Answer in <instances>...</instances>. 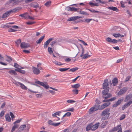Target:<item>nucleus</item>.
<instances>
[{
    "mask_svg": "<svg viewBox=\"0 0 132 132\" xmlns=\"http://www.w3.org/2000/svg\"><path fill=\"white\" fill-rule=\"evenodd\" d=\"M110 109L108 108L104 110L102 112L101 115L103 117L101 118V120H103L108 119L109 117L110 113Z\"/></svg>",
    "mask_w": 132,
    "mask_h": 132,
    "instance_id": "obj_1",
    "label": "nucleus"
},
{
    "mask_svg": "<svg viewBox=\"0 0 132 132\" xmlns=\"http://www.w3.org/2000/svg\"><path fill=\"white\" fill-rule=\"evenodd\" d=\"M35 83L42 86L46 89H48L49 87V86L45 82L44 83L39 81H37L35 82Z\"/></svg>",
    "mask_w": 132,
    "mask_h": 132,
    "instance_id": "obj_2",
    "label": "nucleus"
},
{
    "mask_svg": "<svg viewBox=\"0 0 132 132\" xmlns=\"http://www.w3.org/2000/svg\"><path fill=\"white\" fill-rule=\"evenodd\" d=\"M109 84L108 79H106L104 80V82L103 84V89H107L108 86Z\"/></svg>",
    "mask_w": 132,
    "mask_h": 132,
    "instance_id": "obj_3",
    "label": "nucleus"
},
{
    "mask_svg": "<svg viewBox=\"0 0 132 132\" xmlns=\"http://www.w3.org/2000/svg\"><path fill=\"white\" fill-rule=\"evenodd\" d=\"M12 13L11 10H9L6 11L3 15L2 18H5L7 17L8 16Z\"/></svg>",
    "mask_w": 132,
    "mask_h": 132,
    "instance_id": "obj_4",
    "label": "nucleus"
},
{
    "mask_svg": "<svg viewBox=\"0 0 132 132\" xmlns=\"http://www.w3.org/2000/svg\"><path fill=\"white\" fill-rule=\"evenodd\" d=\"M30 46L29 45L25 42H22L20 45V47L22 48H26Z\"/></svg>",
    "mask_w": 132,
    "mask_h": 132,
    "instance_id": "obj_5",
    "label": "nucleus"
},
{
    "mask_svg": "<svg viewBox=\"0 0 132 132\" xmlns=\"http://www.w3.org/2000/svg\"><path fill=\"white\" fill-rule=\"evenodd\" d=\"M53 39L52 38H50L45 43L44 45V47L45 48H46L47 47L49 43Z\"/></svg>",
    "mask_w": 132,
    "mask_h": 132,
    "instance_id": "obj_6",
    "label": "nucleus"
},
{
    "mask_svg": "<svg viewBox=\"0 0 132 132\" xmlns=\"http://www.w3.org/2000/svg\"><path fill=\"white\" fill-rule=\"evenodd\" d=\"M127 90V88L126 87H124L121 89L118 94V95H121L125 93Z\"/></svg>",
    "mask_w": 132,
    "mask_h": 132,
    "instance_id": "obj_7",
    "label": "nucleus"
},
{
    "mask_svg": "<svg viewBox=\"0 0 132 132\" xmlns=\"http://www.w3.org/2000/svg\"><path fill=\"white\" fill-rule=\"evenodd\" d=\"M132 103V100L126 103H125L122 107V109L124 110L125 108H127Z\"/></svg>",
    "mask_w": 132,
    "mask_h": 132,
    "instance_id": "obj_8",
    "label": "nucleus"
},
{
    "mask_svg": "<svg viewBox=\"0 0 132 132\" xmlns=\"http://www.w3.org/2000/svg\"><path fill=\"white\" fill-rule=\"evenodd\" d=\"M80 18L79 16H73L69 18L68 20L67 21H76L77 19Z\"/></svg>",
    "mask_w": 132,
    "mask_h": 132,
    "instance_id": "obj_9",
    "label": "nucleus"
},
{
    "mask_svg": "<svg viewBox=\"0 0 132 132\" xmlns=\"http://www.w3.org/2000/svg\"><path fill=\"white\" fill-rule=\"evenodd\" d=\"M99 125L100 123L99 122H98L92 126V130L93 131H94L98 128Z\"/></svg>",
    "mask_w": 132,
    "mask_h": 132,
    "instance_id": "obj_10",
    "label": "nucleus"
},
{
    "mask_svg": "<svg viewBox=\"0 0 132 132\" xmlns=\"http://www.w3.org/2000/svg\"><path fill=\"white\" fill-rule=\"evenodd\" d=\"M123 99H119L113 105V107H116L118 105H119L121 103V102L123 101Z\"/></svg>",
    "mask_w": 132,
    "mask_h": 132,
    "instance_id": "obj_11",
    "label": "nucleus"
},
{
    "mask_svg": "<svg viewBox=\"0 0 132 132\" xmlns=\"http://www.w3.org/2000/svg\"><path fill=\"white\" fill-rule=\"evenodd\" d=\"M33 72L34 74L38 75L40 73V71L38 68L33 67Z\"/></svg>",
    "mask_w": 132,
    "mask_h": 132,
    "instance_id": "obj_12",
    "label": "nucleus"
},
{
    "mask_svg": "<svg viewBox=\"0 0 132 132\" xmlns=\"http://www.w3.org/2000/svg\"><path fill=\"white\" fill-rule=\"evenodd\" d=\"M108 8L110 10H111L114 11H115L117 12H118L119 11V10L116 7L110 6L108 7Z\"/></svg>",
    "mask_w": 132,
    "mask_h": 132,
    "instance_id": "obj_13",
    "label": "nucleus"
},
{
    "mask_svg": "<svg viewBox=\"0 0 132 132\" xmlns=\"http://www.w3.org/2000/svg\"><path fill=\"white\" fill-rule=\"evenodd\" d=\"M30 5L31 7L37 8L39 7V5L36 2L32 3Z\"/></svg>",
    "mask_w": 132,
    "mask_h": 132,
    "instance_id": "obj_14",
    "label": "nucleus"
},
{
    "mask_svg": "<svg viewBox=\"0 0 132 132\" xmlns=\"http://www.w3.org/2000/svg\"><path fill=\"white\" fill-rule=\"evenodd\" d=\"M102 91V94L103 95H106L109 94L108 92H109V87H108L107 89H104Z\"/></svg>",
    "mask_w": 132,
    "mask_h": 132,
    "instance_id": "obj_15",
    "label": "nucleus"
},
{
    "mask_svg": "<svg viewBox=\"0 0 132 132\" xmlns=\"http://www.w3.org/2000/svg\"><path fill=\"white\" fill-rule=\"evenodd\" d=\"M112 83L113 86H116L118 83L117 79L116 78H114L112 80Z\"/></svg>",
    "mask_w": 132,
    "mask_h": 132,
    "instance_id": "obj_16",
    "label": "nucleus"
},
{
    "mask_svg": "<svg viewBox=\"0 0 132 132\" xmlns=\"http://www.w3.org/2000/svg\"><path fill=\"white\" fill-rule=\"evenodd\" d=\"M90 55H89L88 52H87L86 53L84 54L82 57L83 59H85L90 57Z\"/></svg>",
    "mask_w": 132,
    "mask_h": 132,
    "instance_id": "obj_17",
    "label": "nucleus"
},
{
    "mask_svg": "<svg viewBox=\"0 0 132 132\" xmlns=\"http://www.w3.org/2000/svg\"><path fill=\"white\" fill-rule=\"evenodd\" d=\"M120 128H121V125H119L116 127H114L113 128L112 130V131H117L118 130H120Z\"/></svg>",
    "mask_w": 132,
    "mask_h": 132,
    "instance_id": "obj_18",
    "label": "nucleus"
},
{
    "mask_svg": "<svg viewBox=\"0 0 132 132\" xmlns=\"http://www.w3.org/2000/svg\"><path fill=\"white\" fill-rule=\"evenodd\" d=\"M44 36H42L39 38V39L38 40L36 41V43L37 44L40 43L42 42V41L43 40L44 38Z\"/></svg>",
    "mask_w": 132,
    "mask_h": 132,
    "instance_id": "obj_19",
    "label": "nucleus"
},
{
    "mask_svg": "<svg viewBox=\"0 0 132 132\" xmlns=\"http://www.w3.org/2000/svg\"><path fill=\"white\" fill-rule=\"evenodd\" d=\"M116 99V97H114L112 98H111L107 99V100H104L103 101V102H107L112 101Z\"/></svg>",
    "mask_w": 132,
    "mask_h": 132,
    "instance_id": "obj_20",
    "label": "nucleus"
},
{
    "mask_svg": "<svg viewBox=\"0 0 132 132\" xmlns=\"http://www.w3.org/2000/svg\"><path fill=\"white\" fill-rule=\"evenodd\" d=\"M8 73L11 75H17V73L14 70H9Z\"/></svg>",
    "mask_w": 132,
    "mask_h": 132,
    "instance_id": "obj_21",
    "label": "nucleus"
},
{
    "mask_svg": "<svg viewBox=\"0 0 132 132\" xmlns=\"http://www.w3.org/2000/svg\"><path fill=\"white\" fill-rule=\"evenodd\" d=\"M5 117L6 121L8 122H10L11 121V119L9 114H6Z\"/></svg>",
    "mask_w": 132,
    "mask_h": 132,
    "instance_id": "obj_22",
    "label": "nucleus"
},
{
    "mask_svg": "<svg viewBox=\"0 0 132 132\" xmlns=\"http://www.w3.org/2000/svg\"><path fill=\"white\" fill-rule=\"evenodd\" d=\"M112 96V95L110 94H108L105 95H103L102 96V97L103 98H105V100L106 99Z\"/></svg>",
    "mask_w": 132,
    "mask_h": 132,
    "instance_id": "obj_23",
    "label": "nucleus"
},
{
    "mask_svg": "<svg viewBox=\"0 0 132 132\" xmlns=\"http://www.w3.org/2000/svg\"><path fill=\"white\" fill-rule=\"evenodd\" d=\"M71 86L72 88L77 89L79 87L80 85L79 84H76L72 85Z\"/></svg>",
    "mask_w": 132,
    "mask_h": 132,
    "instance_id": "obj_24",
    "label": "nucleus"
},
{
    "mask_svg": "<svg viewBox=\"0 0 132 132\" xmlns=\"http://www.w3.org/2000/svg\"><path fill=\"white\" fill-rule=\"evenodd\" d=\"M19 127V125L18 124L14 125L13 127L11 130L12 132H13L15 130L16 128H18Z\"/></svg>",
    "mask_w": 132,
    "mask_h": 132,
    "instance_id": "obj_25",
    "label": "nucleus"
},
{
    "mask_svg": "<svg viewBox=\"0 0 132 132\" xmlns=\"http://www.w3.org/2000/svg\"><path fill=\"white\" fill-rule=\"evenodd\" d=\"M15 71L18 72L22 74H24L25 73V71L24 70L20 69V68H18V69H15Z\"/></svg>",
    "mask_w": 132,
    "mask_h": 132,
    "instance_id": "obj_26",
    "label": "nucleus"
},
{
    "mask_svg": "<svg viewBox=\"0 0 132 132\" xmlns=\"http://www.w3.org/2000/svg\"><path fill=\"white\" fill-rule=\"evenodd\" d=\"M132 97V96L131 95L129 94L128 95L126 96L125 99V102H126L128 100H129Z\"/></svg>",
    "mask_w": 132,
    "mask_h": 132,
    "instance_id": "obj_27",
    "label": "nucleus"
},
{
    "mask_svg": "<svg viewBox=\"0 0 132 132\" xmlns=\"http://www.w3.org/2000/svg\"><path fill=\"white\" fill-rule=\"evenodd\" d=\"M92 124H90L88 125L86 127V130L87 131H88L91 129H92Z\"/></svg>",
    "mask_w": 132,
    "mask_h": 132,
    "instance_id": "obj_28",
    "label": "nucleus"
},
{
    "mask_svg": "<svg viewBox=\"0 0 132 132\" xmlns=\"http://www.w3.org/2000/svg\"><path fill=\"white\" fill-rule=\"evenodd\" d=\"M96 111L94 109L93 107H92L89 109L88 112L90 114H91L93 113L94 111Z\"/></svg>",
    "mask_w": 132,
    "mask_h": 132,
    "instance_id": "obj_29",
    "label": "nucleus"
},
{
    "mask_svg": "<svg viewBox=\"0 0 132 132\" xmlns=\"http://www.w3.org/2000/svg\"><path fill=\"white\" fill-rule=\"evenodd\" d=\"M93 107L96 111L100 110V105H95L93 106Z\"/></svg>",
    "mask_w": 132,
    "mask_h": 132,
    "instance_id": "obj_30",
    "label": "nucleus"
},
{
    "mask_svg": "<svg viewBox=\"0 0 132 132\" xmlns=\"http://www.w3.org/2000/svg\"><path fill=\"white\" fill-rule=\"evenodd\" d=\"M20 86L22 89H23L26 90L27 89V87H26L23 84L21 83L20 85Z\"/></svg>",
    "mask_w": 132,
    "mask_h": 132,
    "instance_id": "obj_31",
    "label": "nucleus"
},
{
    "mask_svg": "<svg viewBox=\"0 0 132 132\" xmlns=\"http://www.w3.org/2000/svg\"><path fill=\"white\" fill-rule=\"evenodd\" d=\"M74 111V109L73 108H69L67 109L65 111V112L70 111L73 112Z\"/></svg>",
    "mask_w": 132,
    "mask_h": 132,
    "instance_id": "obj_32",
    "label": "nucleus"
},
{
    "mask_svg": "<svg viewBox=\"0 0 132 132\" xmlns=\"http://www.w3.org/2000/svg\"><path fill=\"white\" fill-rule=\"evenodd\" d=\"M6 56L7 58L6 59V60L9 62H11L12 61L11 58L10 57L7 56Z\"/></svg>",
    "mask_w": 132,
    "mask_h": 132,
    "instance_id": "obj_33",
    "label": "nucleus"
},
{
    "mask_svg": "<svg viewBox=\"0 0 132 132\" xmlns=\"http://www.w3.org/2000/svg\"><path fill=\"white\" fill-rule=\"evenodd\" d=\"M86 10H89L90 12H91L92 13H98L99 12V11H96L95 10H94L93 9H92V10L90 9H86Z\"/></svg>",
    "mask_w": 132,
    "mask_h": 132,
    "instance_id": "obj_34",
    "label": "nucleus"
},
{
    "mask_svg": "<svg viewBox=\"0 0 132 132\" xmlns=\"http://www.w3.org/2000/svg\"><path fill=\"white\" fill-rule=\"evenodd\" d=\"M79 9L78 8H75L73 7H71V11H77L78 12V10Z\"/></svg>",
    "mask_w": 132,
    "mask_h": 132,
    "instance_id": "obj_35",
    "label": "nucleus"
},
{
    "mask_svg": "<svg viewBox=\"0 0 132 132\" xmlns=\"http://www.w3.org/2000/svg\"><path fill=\"white\" fill-rule=\"evenodd\" d=\"M51 3V1H50L47 2L44 4V5L47 7H49L50 6Z\"/></svg>",
    "mask_w": 132,
    "mask_h": 132,
    "instance_id": "obj_36",
    "label": "nucleus"
},
{
    "mask_svg": "<svg viewBox=\"0 0 132 132\" xmlns=\"http://www.w3.org/2000/svg\"><path fill=\"white\" fill-rule=\"evenodd\" d=\"M69 69V68H61L59 69V70L61 72H63L67 71Z\"/></svg>",
    "mask_w": 132,
    "mask_h": 132,
    "instance_id": "obj_37",
    "label": "nucleus"
},
{
    "mask_svg": "<svg viewBox=\"0 0 132 132\" xmlns=\"http://www.w3.org/2000/svg\"><path fill=\"white\" fill-rule=\"evenodd\" d=\"M26 125H21L19 128L21 130H23L26 128Z\"/></svg>",
    "mask_w": 132,
    "mask_h": 132,
    "instance_id": "obj_38",
    "label": "nucleus"
},
{
    "mask_svg": "<svg viewBox=\"0 0 132 132\" xmlns=\"http://www.w3.org/2000/svg\"><path fill=\"white\" fill-rule=\"evenodd\" d=\"M6 27H7L8 28H9V27H11L14 28L16 29H18L19 28V27L18 26H15V25L11 26H9V25H6Z\"/></svg>",
    "mask_w": 132,
    "mask_h": 132,
    "instance_id": "obj_39",
    "label": "nucleus"
},
{
    "mask_svg": "<svg viewBox=\"0 0 132 132\" xmlns=\"http://www.w3.org/2000/svg\"><path fill=\"white\" fill-rule=\"evenodd\" d=\"M110 102H107L104 103L103 104V105L104 106V108H105L106 107L108 106L110 104Z\"/></svg>",
    "mask_w": 132,
    "mask_h": 132,
    "instance_id": "obj_40",
    "label": "nucleus"
},
{
    "mask_svg": "<svg viewBox=\"0 0 132 132\" xmlns=\"http://www.w3.org/2000/svg\"><path fill=\"white\" fill-rule=\"evenodd\" d=\"M78 69V68L77 67L74 68L70 69L69 70V71L74 72L77 70Z\"/></svg>",
    "mask_w": 132,
    "mask_h": 132,
    "instance_id": "obj_41",
    "label": "nucleus"
},
{
    "mask_svg": "<svg viewBox=\"0 0 132 132\" xmlns=\"http://www.w3.org/2000/svg\"><path fill=\"white\" fill-rule=\"evenodd\" d=\"M79 13L82 14L83 15H88L89 14L88 13H87L86 12L82 11H80Z\"/></svg>",
    "mask_w": 132,
    "mask_h": 132,
    "instance_id": "obj_42",
    "label": "nucleus"
},
{
    "mask_svg": "<svg viewBox=\"0 0 132 132\" xmlns=\"http://www.w3.org/2000/svg\"><path fill=\"white\" fill-rule=\"evenodd\" d=\"M81 53L80 55V56L81 57L83 56V55L84 54V50L83 48L82 47H81Z\"/></svg>",
    "mask_w": 132,
    "mask_h": 132,
    "instance_id": "obj_43",
    "label": "nucleus"
},
{
    "mask_svg": "<svg viewBox=\"0 0 132 132\" xmlns=\"http://www.w3.org/2000/svg\"><path fill=\"white\" fill-rule=\"evenodd\" d=\"M72 91L75 94H77L78 93V90L77 89H73L72 90Z\"/></svg>",
    "mask_w": 132,
    "mask_h": 132,
    "instance_id": "obj_44",
    "label": "nucleus"
},
{
    "mask_svg": "<svg viewBox=\"0 0 132 132\" xmlns=\"http://www.w3.org/2000/svg\"><path fill=\"white\" fill-rule=\"evenodd\" d=\"M21 40L20 39H19L17 40L16 42H15V43L16 44V45L17 46H18L19 44L21 42Z\"/></svg>",
    "mask_w": 132,
    "mask_h": 132,
    "instance_id": "obj_45",
    "label": "nucleus"
},
{
    "mask_svg": "<svg viewBox=\"0 0 132 132\" xmlns=\"http://www.w3.org/2000/svg\"><path fill=\"white\" fill-rule=\"evenodd\" d=\"M52 50V48L48 47V51L49 53L50 54H51L53 53V51Z\"/></svg>",
    "mask_w": 132,
    "mask_h": 132,
    "instance_id": "obj_46",
    "label": "nucleus"
},
{
    "mask_svg": "<svg viewBox=\"0 0 132 132\" xmlns=\"http://www.w3.org/2000/svg\"><path fill=\"white\" fill-rule=\"evenodd\" d=\"M131 78V77L129 76H128L126 77L125 80L124 82H127Z\"/></svg>",
    "mask_w": 132,
    "mask_h": 132,
    "instance_id": "obj_47",
    "label": "nucleus"
},
{
    "mask_svg": "<svg viewBox=\"0 0 132 132\" xmlns=\"http://www.w3.org/2000/svg\"><path fill=\"white\" fill-rule=\"evenodd\" d=\"M112 39L110 37H108L106 39V40L109 43H111Z\"/></svg>",
    "mask_w": 132,
    "mask_h": 132,
    "instance_id": "obj_48",
    "label": "nucleus"
},
{
    "mask_svg": "<svg viewBox=\"0 0 132 132\" xmlns=\"http://www.w3.org/2000/svg\"><path fill=\"white\" fill-rule=\"evenodd\" d=\"M120 34L114 33L112 34V35L116 38H117L119 37Z\"/></svg>",
    "mask_w": 132,
    "mask_h": 132,
    "instance_id": "obj_49",
    "label": "nucleus"
},
{
    "mask_svg": "<svg viewBox=\"0 0 132 132\" xmlns=\"http://www.w3.org/2000/svg\"><path fill=\"white\" fill-rule=\"evenodd\" d=\"M10 115L11 116L12 120V121H13V119L15 118V117L13 114L12 112H10Z\"/></svg>",
    "mask_w": 132,
    "mask_h": 132,
    "instance_id": "obj_50",
    "label": "nucleus"
},
{
    "mask_svg": "<svg viewBox=\"0 0 132 132\" xmlns=\"http://www.w3.org/2000/svg\"><path fill=\"white\" fill-rule=\"evenodd\" d=\"M18 1V0H10L9 2L11 3L14 4L17 2Z\"/></svg>",
    "mask_w": 132,
    "mask_h": 132,
    "instance_id": "obj_51",
    "label": "nucleus"
},
{
    "mask_svg": "<svg viewBox=\"0 0 132 132\" xmlns=\"http://www.w3.org/2000/svg\"><path fill=\"white\" fill-rule=\"evenodd\" d=\"M21 119L17 120L13 123V124L15 125H16V123H19L21 121Z\"/></svg>",
    "mask_w": 132,
    "mask_h": 132,
    "instance_id": "obj_52",
    "label": "nucleus"
},
{
    "mask_svg": "<svg viewBox=\"0 0 132 132\" xmlns=\"http://www.w3.org/2000/svg\"><path fill=\"white\" fill-rule=\"evenodd\" d=\"M121 4V7L122 8H125V5L123 3V2L122 1L120 2Z\"/></svg>",
    "mask_w": 132,
    "mask_h": 132,
    "instance_id": "obj_53",
    "label": "nucleus"
},
{
    "mask_svg": "<svg viewBox=\"0 0 132 132\" xmlns=\"http://www.w3.org/2000/svg\"><path fill=\"white\" fill-rule=\"evenodd\" d=\"M4 111H2L0 113V117H2L4 115Z\"/></svg>",
    "mask_w": 132,
    "mask_h": 132,
    "instance_id": "obj_54",
    "label": "nucleus"
},
{
    "mask_svg": "<svg viewBox=\"0 0 132 132\" xmlns=\"http://www.w3.org/2000/svg\"><path fill=\"white\" fill-rule=\"evenodd\" d=\"M126 116L124 114L122 115L120 118V120H122L124 119L125 117Z\"/></svg>",
    "mask_w": 132,
    "mask_h": 132,
    "instance_id": "obj_55",
    "label": "nucleus"
},
{
    "mask_svg": "<svg viewBox=\"0 0 132 132\" xmlns=\"http://www.w3.org/2000/svg\"><path fill=\"white\" fill-rule=\"evenodd\" d=\"M92 19H85V22H87V23H89L90 22V21L92 20Z\"/></svg>",
    "mask_w": 132,
    "mask_h": 132,
    "instance_id": "obj_56",
    "label": "nucleus"
},
{
    "mask_svg": "<svg viewBox=\"0 0 132 132\" xmlns=\"http://www.w3.org/2000/svg\"><path fill=\"white\" fill-rule=\"evenodd\" d=\"M19 10L18 8H16L13 9V10H10L12 11V13L13 12H15Z\"/></svg>",
    "mask_w": 132,
    "mask_h": 132,
    "instance_id": "obj_57",
    "label": "nucleus"
},
{
    "mask_svg": "<svg viewBox=\"0 0 132 132\" xmlns=\"http://www.w3.org/2000/svg\"><path fill=\"white\" fill-rule=\"evenodd\" d=\"M118 42V41L116 39H112L111 43L113 44H116Z\"/></svg>",
    "mask_w": 132,
    "mask_h": 132,
    "instance_id": "obj_58",
    "label": "nucleus"
},
{
    "mask_svg": "<svg viewBox=\"0 0 132 132\" xmlns=\"http://www.w3.org/2000/svg\"><path fill=\"white\" fill-rule=\"evenodd\" d=\"M20 66L17 63H15L14 64V67L17 68L18 69V68H19V67H20Z\"/></svg>",
    "mask_w": 132,
    "mask_h": 132,
    "instance_id": "obj_59",
    "label": "nucleus"
},
{
    "mask_svg": "<svg viewBox=\"0 0 132 132\" xmlns=\"http://www.w3.org/2000/svg\"><path fill=\"white\" fill-rule=\"evenodd\" d=\"M26 13H24L23 14H21L19 16L22 17H23L26 18Z\"/></svg>",
    "mask_w": 132,
    "mask_h": 132,
    "instance_id": "obj_60",
    "label": "nucleus"
},
{
    "mask_svg": "<svg viewBox=\"0 0 132 132\" xmlns=\"http://www.w3.org/2000/svg\"><path fill=\"white\" fill-rule=\"evenodd\" d=\"M35 23L34 22L28 21L26 23V24L28 25H31L34 23Z\"/></svg>",
    "mask_w": 132,
    "mask_h": 132,
    "instance_id": "obj_61",
    "label": "nucleus"
},
{
    "mask_svg": "<svg viewBox=\"0 0 132 132\" xmlns=\"http://www.w3.org/2000/svg\"><path fill=\"white\" fill-rule=\"evenodd\" d=\"M79 41H80L81 43H82L84 45H87V43H85L84 41L80 39H79Z\"/></svg>",
    "mask_w": 132,
    "mask_h": 132,
    "instance_id": "obj_62",
    "label": "nucleus"
},
{
    "mask_svg": "<svg viewBox=\"0 0 132 132\" xmlns=\"http://www.w3.org/2000/svg\"><path fill=\"white\" fill-rule=\"evenodd\" d=\"M75 101L73 100H68L67 101V102L69 103H72L75 102Z\"/></svg>",
    "mask_w": 132,
    "mask_h": 132,
    "instance_id": "obj_63",
    "label": "nucleus"
},
{
    "mask_svg": "<svg viewBox=\"0 0 132 132\" xmlns=\"http://www.w3.org/2000/svg\"><path fill=\"white\" fill-rule=\"evenodd\" d=\"M71 7L69 6L67 7L66 8V10L68 11H71Z\"/></svg>",
    "mask_w": 132,
    "mask_h": 132,
    "instance_id": "obj_64",
    "label": "nucleus"
}]
</instances>
